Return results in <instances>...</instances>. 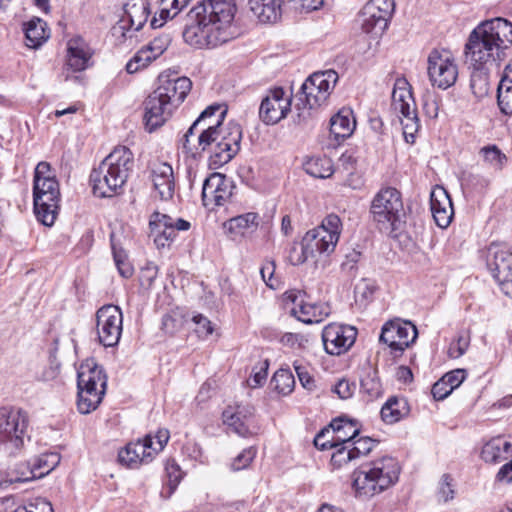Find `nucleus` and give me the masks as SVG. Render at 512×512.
<instances>
[{
  "label": "nucleus",
  "mask_w": 512,
  "mask_h": 512,
  "mask_svg": "<svg viewBox=\"0 0 512 512\" xmlns=\"http://www.w3.org/2000/svg\"><path fill=\"white\" fill-rule=\"evenodd\" d=\"M150 179L154 191L164 201L171 200L175 193V177L173 168L166 162L156 163L151 168Z\"/></svg>",
  "instance_id": "nucleus-27"
},
{
  "label": "nucleus",
  "mask_w": 512,
  "mask_h": 512,
  "mask_svg": "<svg viewBox=\"0 0 512 512\" xmlns=\"http://www.w3.org/2000/svg\"><path fill=\"white\" fill-rule=\"evenodd\" d=\"M418 332L410 322H387L381 330L380 342L388 345L394 352L402 353L417 338Z\"/></svg>",
  "instance_id": "nucleus-21"
},
{
  "label": "nucleus",
  "mask_w": 512,
  "mask_h": 512,
  "mask_svg": "<svg viewBox=\"0 0 512 512\" xmlns=\"http://www.w3.org/2000/svg\"><path fill=\"white\" fill-rule=\"evenodd\" d=\"M289 262L294 265H301L307 260L312 259L310 252L306 249L303 240L299 244H293L288 255Z\"/></svg>",
  "instance_id": "nucleus-54"
},
{
  "label": "nucleus",
  "mask_w": 512,
  "mask_h": 512,
  "mask_svg": "<svg viewBox=\"0 0 512 512\" xmlns=\"http://www.w3.org/2000/svg\"><path fill=\"white\" fill-rule=\"evenodd\" d=\"M399 474L400 466L390 456L364 463L352 474L355 495L364 499L378 495L393 486Z\"/></svg>",
  "instance_id": "nucleus-6"
},
{
  "label": "nucleus",
  "mask_w": 512,
  "mask_h": 512,
  "mask_svg": "<svg viewBox=\"0 0 512 512\" xmlns=\"http://www.w3.org/2000/svg\"><path fill=\"white\" fill-rule=\"evenodd\" d=\"M193 322L196 325L195 332L199 337H207L212 334L213 327L211 321L201 314H197L193 317Z\"/></svg>",
  "instance_id": "nucleus-57"
},
{
  "label": "nucleus",
  "mask_w": 512,
  "mask_h": 512,
  "mask_svg": "<svg viewBox=\"0 0 512 512\" xmlns=\"http://www.w3.org/2000/svg\"><path fill=\"white\" fill-rule=\"evenodd\" d=\"M427 73L431 84L446 90L458 77V66L453 53L447 49H433L427 60Z\"/></svg>",
  "instance_id": "nucleus-13"
},
{
  "label": "nucleus",
  "mask_w": 512,
  "mask_h": 512,
  "mask_svg": "<svg viewBox=\"0 0 512 512\" xmlns=\"http://www.w3.org/2000/svg\"><path fill=\"white\" fill-rule=\"evenodd\" d=\"M167 482L163 488L162 495L170 497L176 490L182 479L180 466L174 460H168L165 466Z\"/></svg>",
  "instance_id": "nucleus-48"
},
{
  "label": "nucleus",
  "mask_w": 512,
  "mask_h": 512,
  "mask_svg": "<svg viewBox=\"0 0 512 512\" xmlns=\"http://www.w3.org/2000/svg\"><path fill=\"white\" fill-rule=\"evenodd\" d=\"M185 7V0H160L159 17H153L151 20L152 28H159L167 19H173Z\"/></svg>",
  "instance_id": "nucleus-43"
},
{
  "label": "nucleus",
  "mask_w": 512,
  "mask_h": 512,
  "mask_svg": "<svg viewBox=\"0 0 512 512\" xmlns=\"http://www.w3.org/2000/svg\"><path fill=\"white\" fill-rule=\"evenodd\" d=\"M356 336L354 327L330 323L322 331L324 349L330 355H340L354 344Z\"/></svg>",
  "instance_id": "nucleus-20"
},
{
  "label": "nucleus",
  "mask_w": 512,
  "mask_h": 512,
  "mask_svg": "<svg viewBox=\"0 0 512 512\" xmlns=\"http://www.w3.org/2000/svg\"><path fill=\"white\" fill-rule=\"evenodd\" d=\"M271 385L280 394L287 395L292 392L295 379L288 369H279L272 377Z\"/></svg>",
  "instance_id": "nucleus-47"
},
{
  "label": "nucleus",
  "mask_w": 512,
  "mask_h": 512,
  "mask_svg": "<svg viewBox=\"0 0 512 512\" xmlns=\"http://www.w3.org/2000/svg\"><path fill=\"white\" fill-rule=\"evenodd\" d=\"M371 212L376 222L398 229L406 216L401 193L393 187L381 189L372 201Z\"/></svg>",
  "instance_id": "nucleus-12"
},
{
  "label": "nucleus",
  "mask_w": 512,
  "mask_h": 512,
  "mask_svg": "<svg viewBox=\"0 0 512 512\" xmlns=\"http://www.w3.org/2000/svg\"><path fill=\"white\" fill-rule=\"evenodd\" d=\"M330 427L334 435L332 437L333 442L329 447H338L339 444H348L359 434L356 422L345 418L334 419Z\"/></svg>",
  "instance_id": "nucleus-37"
},
{
  "label": "nucleus",
  "mask_w": 512,
  "mask_h": 512,
  "mask_svg": "<svg viewBox=\"0 0 512 512\" xmlns=\"http://www.w3.org/2000/svg\"><path fill=\"white\" fill-rule=\"evenodd\" d=\"M27 512H53L52 505L45 498H35L24 506Z\"/></svg>",
  "instance_id": "nucleus-62"
},
{
  "label": "nucleus",
  "mask_w": 512,
  "mask_h": 512,
  "mask_svg": "<svg viewBox=\"0 0 512 512\" xmlns=\"http://www.w3.org/2000/svg\"><path fill=\"white\" fill-rule=\"evenodd\" d=\"M258 225V214L248 212L225 221L223 228L232 240H237L238 238L246 236V234L250 232H254L258 228Z\"/></svg>",
  "instance_id": "nucleus-31"
},
{
  "label": "nucleus",
  "mask_w": 512,
  "mask_h": 512,
  "mask_svg": "<svg viewBox=\"0 0 512 512\" xmlns=\"http://www.w3.org/2000/svg\"><path fill=\"white\" fill-rule=\"evenodd\" d=\"M223 422L241 437H250L258 432L255 409L251 405L228 407L223 411Z\"/></svg>",
  "instance_id": "nucleus-22"
},
{
  "label": "nucleus",
  "mask_w": 512,
  "mask_h": 512,
  "mask_svg": "<svg viewBox=\"0 0 512 512\" xmlns=\"http://www.w3.org/2000/svg\"><path fill=\"white\" fill-rule=\"evenodd\" d=\"M351 449H353V454L356 459H359L363 456L368 455L375 446L378 445V441L375 439H372L370 437H359L355 438L352 442Z\"/></svg>",
  "instance_id": "nucleus-52"
},
{
  "label": "nucleus",
  "mask_w": 512,
  "mask_h": 512,
  "mask_svg": "<svg viewBox=\"0 0 512 512\" xmlns=\"http://www.w3.org/2000/svg\"><path fill=\"white\" fill-rule=\"evenodd\" d=\"M360 392L369 399H375L382 395V385L376 370L367 371L361 378Z\"/></svg>",
  "instance_id": "nucleus-45"
},
{
  "label": "nucleus",
  "mask_w": 512,
  "mask_h": 512,
  "mask_svg": "<svg viewBox=\"0 0 512 512\" xmlns=\"http://www.w3.org/2000/svg\"><path fill=\"white\" fill-rule=\"evenodd\" d=\"M362 253L359 250L352 249L348 253L345 254V260L342 262V269L349 274H354L356 271V266L359 260L361 259Z\"/></svg>",
  "instance_id": "nucleus-58"
},
{
  "label": "nucleus",
  "mask_w": 512,
  "mask_h": 512,
  "mask_svg": "<svg viewBox=\"0 0 512 512\" xmlns=\"http://www.w3.org/2000/svg\"><path fill=\"white\" fill-rule=\"evenodd\" d=\"M151 445L152 437L150 435L142 440L128 443L118 454L120 463L129 468H137L141 464L149 463L154 457L150 449Z\"/></svg>",
  "instance_id": "nucleus-26"
},
{
  "label": "nucleus",
  "mask_w": 512,
  "mask_h": 512,
  "mask_svg": "<svg viewBox=\"0 0 512 512\" xmlns=\"http://www.w3.org/2000/svg\"><path fill=\"white\" fill-rule=\"evenodd\" d=\"M480 154L484 161L496 171H501L507 163V156L496 145L482 147Z\"/></svg>",
  "instance_id": "nucleus-46"
},
{
  "label": "nucleus",
  "mask_w": 512,
  "mask_h": 512,
  "mask_svg": "<svg viewBox=\"0 0 512 512\" xmlns=\"http://www.w3.org/2000/svg\"><path fill=\"white\" fill-rule=\"evenodd\" d=\"M124 11L129 22V29L139 31L147 22L150 4L148 0H128L124 5Z\"/></svg>",
  "instance_id": "nucleus-36"
},
{
  "label": "nucleus",
  "mask_w": 512,
  "mask_h": 512,
  "mask_svg": "<svg viewBox=\"0 0 512 512\" xmlns=\"http://www.w3.org/2000/svg\"><path fill=\"white\" fill-rule=\"evenodd\" d=\"M134 167V156L126 146L115 147L90 174L94 195L105 198L119 194Z\"/></svg>",
  "instance_id": "nucleus-5"
},
{
  "label": "nucleus",
  "mask_w": 512,
  "mask_h": 512,
  "mask_svg": "<svg viewBox=\"0 0 512 512\" xmlns=\"http://www.w3.org/2000/svg\"><path fill=\"white\" fill-rule=\"evenodd\" d=\"M497 103L505 115H512V65L505 67L497 89Z\"/></svg>",
  "instance_id": "nucleus-40"
},
{
  "label": "nucleus",
  "mask_w": 512,
  "mask_h": 512,
  "mask_svg": "<svg viewBox=\"0 0 512 512\" xmlns=\"http://www.w3.org/2000/svg\"><path fill=\"white\" fill-rule=\"evenodd\" d=\"M356 389V386L353 382H350L346 379L339 380L337 384L334 386L333 391L339 396V398L345 400L352 397Z\"/></svg>",
  "instance_id": "nucleus-59"
},
{
  "label": "nucleus",
  "mask_w": 512,
  "mask_h": 512,
  "mask_svg": "<svg viewBox=\"0 0 512 512\" xmlns=\"http://www.w3.org/2000/svg\"><path fill=\"white\" fill-rule=\"evenodd\" d=\"M393 10V0H369L359 12L357 22L364 33L377 37L387 28Z\"/></svg>",
  "instance_id": "nucleus-14"
},
{
  "label": "nucleus",
  "mask_w": 512,
  "mask_h": 512,
  "mask_svg": "<svg viewBox=\"0 0 512 512\" xmlns=\"http://www.w3.org/2000/svg\"><path fill=\"white\" fill-rule=\"evenodd\" d=\"M134 167V156L126 146L115 147L90 174L94 195L105 198L119 194Z\"/></svg>",
  "instance_id": "nucleus-4"
},
{
  "label": "nucleus",
  "mask_w": 512,
  "mask_h": 512,
  "mask_svg": "<svg viewBox=\"0 0 512 512\" xmlns=\"http://www.w3.org/2000/svg\"><path fill=\"white\" fill-rule=\"evenodd\" d=\"M430 209L434 221L440 228H446L453 217V205L448 192L443 187H436L430 194Z\"/></svg>",
  "instance_id": "nucleus-29"
},
{
  "label": "nucleus",
  "mask_w": 512,
  "mask_h": 512,
  "mask_svg": "<svg viewBox=\"0 0 512 512\" xmlns=\"http://www.w3.org/2000/svg\"><path fill=\"white\" fill-rule=\"evenodd\" d=\"M170 37L162 35L155 37L146 49L138 51L135 56L126 64V71L129 74L137 72L140 68L146 67L152 60H155L168 48Z\"/></svg>",
  "instance_id": "nucleus-28"
},
{
  "label": "nucleus",
  "mask_w": 512,
  "mask_h": 512,
  "mask_svg": "<svg viewBox=\"0 0 512 512\" xmlns=\"http://www.w3.org/2000/svg\"><path fill=\"white\" fill-rule=\"evenodd\" d=\"M257 455L256 447H248L244 449L239 455H237L232 463L231 470L240 471L249 467L251 462L255 459Z\"/></svg>",
  "instance_id": "nucleus-53"
},
{
  "label": "nucleus",
  "mask_w": 512,
  "mask_h": 512,
  "mask_svg": "<svg viewBox=\"0 0 512 512\" xmlns=\"http://www.w3.org/2000/svg\"><path fill=\"white\" fill-rule=\"evenodd\" d=\"M306 173L314 178H329L334 173L333 163L329 157H311L304 163Z\"/></svg>",
  "instance_id": "nucleus-42"
},
{
  "label": "nucleus",
  "mask_w": 512,
  "mask_h": 512,
  "mask_svg": "<svg viewBox=\"0 0 512 512\" xmlns=\"http://www.w3.org/2000/svg\"><path fill=\"white\" fill-rule=\"evenodd\" d=\"M482 459L487 463H499L512 457V444L502 438H493L481 451Z\"/></svg>",
  "instance_id": "nucleus-38"
},
{
  "label": "nucleus",
  "mask_w": 512,
  "mask_h": 512,
  "mask_svg": "<svg viewBox=\"0 0 512 512\" xmlns=\"http://www.w3.org/2000/svg\"><path fill=\"white\" fill-rule=\"evenodd\" d=\"M233 0H203L186 14L182 32L184 41L198 49L215 48L238 34Z\"/></svg>",
  "instance_id": "nucleus-2"
},
{
  "label": "nucleus",
  "mask_w": 512,
  "mask_h": 512,
  "mask_svg": "<svg viewBox=\"0 0 512 512\" xmlns=\"http://www.w3.org/2000/svg\"><path fill=\"white\" fill-rule=\"evenodd\" d=\"M24 33L27 46L31 48H38L49 38L47 24L40 18H33L25 23Z\"/></svg>",
  "instance_id": "nucleus-41"
},
{
  "label": "nucleus",
  "mask_w": 512,
  "mask_h": 512,
  "mask_svg": "<svg viewBox=\"0 0 512 512\" xmlns=\"http://www.w3.org/2000/svg\"><path fill=\"white\" fill-rule=\"evenodd\" d=\"M285 3H293V8L311 12L318 9L323 4V0H285Z\"/></svg>",
  "instance_id": "nucleus-63"
},
{
  "label": "nucleus",
  "mask_w": 512,
  "mask_h": 512,
  "mask_svg": "<svg viewBox=\"0 0 512 512\" xmlns=\"http://www.w3.org/2000/svg\"><path fill=\"white\" fill-rule=\"evenodd\" d=\"M190 222L155 211L149 219L150 237L157 248L169 247L176 237L177 231H187L190 228Z\"/></svg>",
  "instance_id": "nucleus-16"
},
{
  "label": "nucleus",
  "mask_w": 512,
  "mask_h": 512,
  "mask_svg": "<svg viewBox=\"0 0 512 512\" xmlns=\"http://www.w3.org/2000/svg\"><path fill=\"white\" fill-rule=\"evenodd\" d=\"M337 81L338 74L334 70L319 71L310 75L297 94V109L311 110L322 105L328 99Z\"/></svg>",
  "instance_id": "nucleus-11"
},
{
  "label": "nucleus",
  "mask_w": 512,
  "mask_h": 512,
  "mask_svg": "<svg viewBox=\"0 0 512 512\" xmlns=\"http://www.w3.org/2000/svg\"><path fill=\"white\" fill-rule=\"evenodd\" d=\"M356 127V120L350 108L340 109L330 120V134L338 143L349 138Z\"/></svg>",
  "instance_id": "nucleus-33"
},
{
  "label": "nucleus",
  "mask_w": 512,
  "mask_h": 512,
  "mask_svg": "<svg viewBox=\"0 0 512 512\" xmlns=\"http://www.w3.org/2000/svg\"><path fill=\"white\" fill-rule=\"evenodd\" d=\"M380 414L386 424H394L409 414V405L405 398L392 396L382 406Z\"/></svg>",
  "instance_id": "nucleus-39"
},
{
  "label": "nucleus",
  "mask_w": 512,
  "mask_h": 512,
  "mask_svg": "<svg viewBox=\"0 0 512 512\" xmlns=\"http://www.w3.org/2000/svg\"><path fill=\"white\" fill-rule=\"evenodd\" d=\"M291 108V96L285 95L281 87L269 91L259 107V117L267 125H274L284 119Z\"/></svg>",
  "instance_id": "nucleus-19"
},
{
  "label": "nucleus",
  "mask_w": 512,
  "mask_h": 512,
  "mask_svg": "<svg viewBox=\"0 0 512 512\" xmlns=\"http://www.w3.org/2000/svg\"><path fill=\"white\" fill-rule=\"evenodd\" d=\"M60 462V456L57 453H44L27 462V472H21L16 477L17 482H28L39 479L49 474Z\"/></svg>",
  "instance_id": "nucleus-30"
},
{
  "label": "nucleus",
  "mask_w": 512,
  "mask_h": 512,
  "mask_svg": "<svg viewBox=\"0 0 512 512\" xmlns=\"http://www.w3.org/2000/svg\"><path fill=\"white\" fill-rule=\"evenodd\" d=\"M316 235L322 241H326L329 244L328 251L334 252L335 247L339 241V237L342 231V222L338 215L329 214L321 222V224L312 229Z\"/></svg>",
  "instance_id": "nucleus-35"
},
{
  "label": "nucleus",
  "mask_w": 512,
  "mask_h": 512,
  "mask_svg": "<svg viewBox=\"0 0 512 512\" xmlns=\"http://www.w3.org/2000/svg\"><path fill=\"white\" fill-rule=\"evenodd\" d=\"M29 417L26 411L16 407L0 408V444L9 454H15L29 440Z\"/></svg>",
  "instance_id": "nucleus-10"
},
{
  "label": "nucleus",
  "mask_w": 512,
  "mask_h": 512,
  "mask_svg": "<svg viewBox=\"0 0 512 512\" xmlns=\"http://www.w3.org/2000/svg\"><path fill=\"white\" fill-rule=\"evenodd\" d=\"M123 315L113 304L104 305L96 313V327L99 342L105 347L118 344L122 333Z\"/></svg>",
  "instance_id": "nucleus-15"
},
{
  "label": "nucleus",
  "mask_w": 512,
  "mask_h": 512,
  "mask_svg": "<svg viewBox=\"0 0 512 512\" xmlns=\"http://www.w3.org/2000/svg\"><path fill=\"white\" fill-rule=\"evenodd\" d=\"M466 377V371L464 369H455L447 372L441 380L445 382L451 388V391L458 388Z\"/></svg>",
  "instance_id": "nucleus-55"
},
{
  "label": "nucleus",
  "mask_w": 512,
  "mask_h": 512,
  "mask_svg": "<svg viewBox=\"0 0 512 512\" xmlns=\"http://www.w3.org/2000/svg\"><path fill=\"white\" fill-rule=\"evenodd\" d=\"M159 85L154 90L172 109H176L186 98L192 88V82L187 77L169 78L160 75Z\"/></svg>",
  "instance_id": "nucleus-23"
},
{
  "label": "nucleus",
  "mask_w": 512,
  "mask_h": 512,
  "mask_svg": "<svg viewBox=\"0 0 512 512\" xmlns=\"http://www.w3.org/2000/svg\"><path fill=\"white\" fill-rule=\"evenodd\" d=\"M473 69L470 78V88L476 97L482 98L488 94L490 88L487 73L489 68L473 67Z\"/></svg>",
  "instance_id": "nucleus-44"
},
{
  "label": "nucleus",
  "mask_w": 512,
  "mask_h": 512,
  "mask_svg": "<svg viewBox=\"0 0 512 512\" xmlns=\"http://www.w3.org/2000/svg\"><path fill=\"white\" fill-rule=\"evenodd\" d=\"M65 62V80L69 79L68 72H82L91 65L93 50L89 44L81 37L74 36L67 42Z\"/></svg>",
  "instance_id": "nucleus-24"
},
{
  "label": "nucleus",
  "mask_w": 512,
  "mask_h": 512,
  "mask_svg": "<svg viewBox=\"0 0 512 512\" xmlns=\"http://www.w3.org/2000/svg\"><path fill=\"white\" fill-rule=\"evenodd\" d=\"M512 45V23L504 18L486 20L470 33L465 58L472 67L497 66Z\"/></svg>",
  "instance_id": "nucleus-3"
},
{
  "label": "nucleus",
  "mask_w": 512,
  "mask_h": 512,
  "mask_svg": "<svg viewBox=\"0 0 512 512\" xmlns=\"http://www.w3.org/2000/svg\"><path fill=\"white\" fill-rule=\"evenodd\" d=\"M233 181L224 174L214 172L204 181L202 187V202L208 210L224 206L232 196Z\"/></svg>",
  "instance_id": "nucleus-18"
},
{
  "label": "nucleus",
  "mask_w": 512,
  "mask_h": 512,
  "mask_svg": "<svg viewBox=\"0 0 512 512\" xmlns=\"http://www.w3.org/2000/svg\"><path fill=\"white\" fill-rule=\"evenodd\" d=\"M455 497V483L450 474H443L437 488V499L439 502L447 503Z\"/></svg>",
  "instance_id": "nucleus-50"
},
{
  "label": "nucleus",
  "mask_w": 512,
  "mask_h": 512,
  "mask_svg": "<svg viewBox=\"0 0 512 512\" xmlns=\"http://www.w3.org/2000/svg\"><path fill=\"white\" fill-rule=\"evenodd\" d=\"M486 265L493 278L503 286L512 283V252L504 243H491L485 253Z\"/></svg>",
  "instance_id": "nucleus-17"
},
{
  "label": "nucleus",
  "mask_w": 512,
  "mask_h": 512,
  "mask_svg": "<svg viewBox=\"0 0 512 512\" xmlns=\"http://www.w3.org/2000/svg\"><path fill=\"white\" fill-rule=\"evenodd\" d=\"M302 240L306 249L310 252L312 259L316 258L318 255L331 254L328 251V248L330 247L329 244H327L326 241L321 242L322 239H320L319 235H316L312 229L305 233Z\"/></svg>",
  "instance_id": "nucleus-49"
},
{
  "label": "nucleus",
  "mask_w": 512,
  "mask_h": 512,
  "mask_svg": "<svg viewBox=\"0 0 512 512\" xmlns=\"http://www.w3.org/2000/svg\"><path fill=\"white\" fill-rule=\"evenodd\" d=\"M352 444H339L338 447H333L335 451L331 456V463L334 467L340 468L343 465L348 464L349 462L356 460L353 449H351Z\"/></svg>",
  "instance_id": "nucleus-51"
},
{
  "label": "nucleus",
  "mask_w": 512,
  "mask_h": 512,
  "mask_svg": "<svg viewBox=\"0 0 512 512\" xmlns=\"http://www.w3.org/2000/svg\"><path fill=\"white\" fill-rule=\"evenodd\" d=\"M226 110L220 105L207 107L183 136V147L210 152V165L219 168L227 164L239 152L242 128L230 122L222 127Z\"/></svg>",
  "instance_id": "nucleus-1"
},
{
  "label": "nucleus",
  "mask_w": 512,
  "mask_h": 512,
  "mask_svg": "<svg viewBox=\"0 0 512 512\" xmlns=\"http://www.w3.org/2000/svg\"><path fill=\"white\" fill-rule=\"evenodd\" d=\"M170 434L167 429H160L157 431L155 437H152L151 451L157 454L162 451L169 440Z\"/></svg>",
  "instance_id": "nucleus-61"
},
{
  "label": "nucleus",
  "mask_w": 512,
  "mask_h": 512,
  "mask_svg": "<svg viewBox=\"0 0 512 512\" xmlns=\"http://www.w3.org/2000/svg\"><path fill=\"white\" fill-rule=\"evenodd\" d=\"M392 107L395 112L401 115L400 120L405 141L413 144L420 124L412 87L404 77L395 80L392 91Z\"/></svg>",
  "instance_id": "nucleus-9"
},
{
  "label": "nucleus",
  "mask_w": 512,
  "mask_h": 512,
  "mask_svg": "<svg viewBox=\"0 0 512 512\" xmlns=\"http://www.w3.org/2000/svg\"><path fill=\"white\" fill-rule=\"evenodd\" d=\"M113 255L119 274L124 278L131 277L133 274V267L128 261H126V255L122 252H116L115 250Z\"/></svg>",
  "instance_id": "nucleus-56"
},
{
  "label": "nucleus",
  "mask_w": 512,
  "mask_h": 512,
  "mask_svg": "<svg viewBox=\"0 0 512 512\" xmlns=\"http://www.w3.org/2000/svg\"><path fill=\"white\" fill-rule=\"evenodd\" d=\"M143 106L145 128L150 133L161 127L171 117L174 111V109L166 104L163 98L154 91L146 98Z\"/></svg>",
  "instance_id": "nucleus-25"
},
{
  "label": "nucleus",
  "mask_w": 512,
  "mask_h": 512,
  "mask_svg": "<svg viewBox=\"0 0 512 512\" xmlns=\"http://www.w3.org/2000/svg\"><path fill=\"white\" fill-rule=\"evenodd\" d=\"M268 363L265 361L258 370L253 369V374L248 380V384L251 388H257L262 386L267 379Z\"/></svg>",
  "instance_id": "nucleus-60"
},
{
  "label": "nucleus",
  "mask_w": 512,
  "mask_h": 512,
  "mask_svg": "<svg viewBox=\"0 0 512 512\" xmlns=\"http://www.w3.org/2000/svg\"><path fill=\"white\" fill-rule=\"evenodd\" d=\"M431 393L433 398L439 401L444 400L452 391L451 388L440 379L432 386Z\"/></svg>",
  "instance_id": "nucleus-64"
},
{
  "label": "nucleus",
  "mask_w": 512,
  "mask_h": 512,
  "mask_svg": "<svg viewBox=\"0 0 512 512\" xmlns=\"http://www.w3.org/2000/svg\"><path fill=\"white\" fill-rule=\"evenodd\" d=\"M77 408L81 414L96 410L106 393L107 376L94 360L82 363L77 372Z\"/></svg>",
  "instance_id": "nucleus-8"
},
{
  "label": "nucleus",
  "mask_w": 512,
  "mask_h": 512,
  "mask_svg": "<svg viewBox=\"0 0 512 512\" xmlns=\"http://www.w3.org/2000/svg\"><path fill=\"white\" fill-rule=\"evenodd\" d=\"M60 186L50 163L37 164L33 176V204L36 218L45 226H52L60 208Z\"/></svg>",
  "instance_id": "nucleus-7"
},
{
  "label": "nucleus",
  "mask_w": 512,
  "mask_h": 512,
  "mask_svg": "<svg viewBox=\"0 0 512 512\" xmlns=\"http://www.w3.org/2000/svg\"><path fill=\"white\" fill-rule=\"evenodd\" d=\"M289 298L292 299L295 305L292 308V314L303 323H319L328 314L321 305L305 302L301 293L298 295L291 294Z\"/></svg>",
  "instance_id": "nucleus-32"
},
{
  "label": "nucleus",
  "mask_w": 512,
  "mask_h": 512,
  "mask_svg": "<svg viewBox=\"0 0 512 512\" xmlns=\"http://www.w3.org/2000/svg\"><path fill=\"white\" fill-rule=\"evenodd\" d=\"M249 10L262 23H273L281 17L285 0H244Z\"/></svg>",
  "instance_id": "nucleus-34"
}]
</instances>
